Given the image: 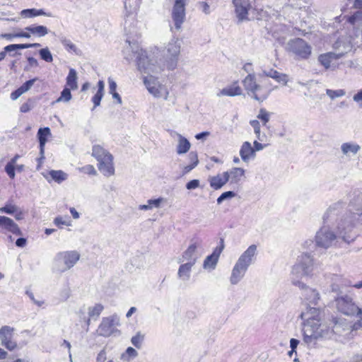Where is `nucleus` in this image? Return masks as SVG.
Wrapping results in <instances>:
<instances>
[{
	"label": "nucleus",
	"mask_w": 362,
	"mask_h": 362,
	"mask_svg": "<svg viewBox=\"0 0 362 362\" xmlns=\"http://www.w3.org/2000/svg\"><path fill=\"white\" fill-rule=\"evenodd\" d=\"M340 202L344 203V206L339 214L340 221L337 227L344 241L350 243L354 241L358 235L355 230V225L359 217L362 216V189L352 192L347 208H345L346 202Z\"/></svg>",
	"instance_id": "1"
},
{
	"label": "nucleus",
	"mask_w": 362,
	"mask_h": 362,
	"mask_svg": "<svg viewBox=\"0 0 362 362\" xmlns=\"http://www.w3.org/2000/svg\"><path fill=\"white\" fill-rule=\"evenodd\" d=\"M344 206V203L337 202L327 209L323 215V225L315 235V243L318 247L328 248L336 244L338 238L342 235L337 227L340 221L339 214Z\"/></svg>",
	"instance_id": "2"
},
{
	"label": "nucleus",
	"mask_w": 362,
	"mask_h": 362,
	"mask_svg": "<svg viewBox=\"0 0 362 362\" xmlns=\"http://www.w3.org/2000/svg\"><path fill=\"white\" fill-rule=\"evenodd\" d=\"M320 313L319 308L308 305L300 314L304 324L303 342L309 348H315L318 341L328 339L331 334L329 328L320 323Z\"/></svg>",
	"instance_id": "3"
},
{
	"label": "nucleus",
	"mask_w": 362,
	"mask_h": 362,
	"mask_svg": "<svg viewBox=\"0 0 362 362\" xmlns=\"http://www.w3.org/2000/svg\"><path fill=\"white\" fill-rule=\"evenodd\" d=\"M136 57L138 70L144 74H147V76L144 77V83L148 92L156 98L163 97L165 100L168 99V90L158 81V78L153 76V74H158L162 68L153 63L148 59L145 50L141 49L136 52Z\"/></svg>",
	"instance_id": "4"
},
{
	"label": "nucleus",
	"mask_w": 362,
	"mask_h": 362,
	"mask_svg": "<svg viewBox=\"0 0 362 362\" xmlns=\"http://www.w3.org/2000/svg\"><path fill=\"white\" fill-rule=\"evenodd\" d=\"M257 245H251L239 257L235 262L230 276V282L232 285H236L244 278L249 267L256 260Z\"/></svg>",
	"instance_id": "5"
},
{
	"label": "nucleus",
	"mask_w": 362,
	"mask_h": 362,
	"mask_svg": "<svg viewBox=\"0 0 362 362\" xmlns=\"http://www.w3.org/2000/svg\"><path fill=\"white\" fill-rule=\"evenodd\" d=\"M77 251H65L57 254L54 259L53 270L62 273L72 268L79 260Z\"/></svg>",
	"instance_id": "6"
},
{
	"label": "nucleus",
	"mask_w": 362,
	"mask_h": 362,
	"mask_svg": "<svg viewBox=\"0 0 362 362\" xmlns=\"http://www.w3.org/2000/svg\"><path fill=\"white\" fill-rule=\"evenodd\" d=\"M243 83L248 95L259 102L266 100L272 90L262 85L257 83L254 74H249Z\"/></svg>",
	"instance_id": "7"
},
{
	"label": "nucleus",
	"mask_w": 362,
	"mask_h": 362,
	"mask_svg": "<svg viewBox=\"0 0 362 362\" xmlns=\"http://www.w3.org/2000/svg\"><path fill=\"white\" fill-rule=\"evenodd\" d=\"M286 50L296 59L306 60L312 54L311 45L300 37L290 40L286 45Z\"/></svg>",
	"instance_id": "8"
},
{
	"label": "nucleus",
	"mask_w": 362,
	"mask_h": 362,
	"mask_svg": "<svg viewBox=\"0 0 362 362\" xmlns=\"http://www.w3.org/2000/svg\"><path fill=\"white\" fill-rule=\"evenodd\" d=\"M314 269L313 257L307 254H302L298 256L296 263L292 268L291 274L296 279L310 275Z\"/></svg>",
	"instance_id": "9"
},
{
	"label": "nucleus",
	"mask_w": 362,
	"mask_h": 362,
	"mask_svg": "<svg viewBox=\"0 0 362 362\" xmlns=\"http://www.w3.org/2000/svg\"><path fill=\"white\" fill-rule=\"evenodd\" d=\"M181 42L178 38L172 39L166 47V67L169 70L176 68L180 53Z\"/></svg>",
	"instance_id": "10"
},
{
	"label": "nucleus",
	"mask_w": 362,
	"mask_h": 362,
	"mask_svg": "<svg viewBox=\"0 0 362 362\" xmlns=\"http://www.w3.org/2000/svg\"><path fill=\"white\" fill-rule=\"evenodd\" d=\"M336 308L340 313L346 315H354L358 307L354 303L353 299L347 296H343L335 298Z\"/></svg>",
	"instance_id": "11"
},
{
	"label": "nucleus",
	"mask_w": 362,
	"mask_h": 362,
	"mask_svg": "<svg viewBox=\"0 0 362 362\" xmlns=\"http://www.w3.org/2000/svg\"><path fill=\"white\" fill-rule=\"evenodd\" d=\"M187 0H175L172 9V19L174 23V28L180 30L185 19V5Z\"/></svg>",
	"instance_id": "12"
},
{
	"label": "nucleus",
	"mask_w": 362,
	"mask_h": 362,
	"mask_svg": "<svg viewBox=\"0 0 362 362\" xmlns=\"http://www.w3.org/2000/svg\"><path fill=\"white\" fill-rule=\"evenodd\" d=\"M119 325V319L116 315L107 317H103L98 329V334L103 337H109L116 329V327Z\"/></svg>",
	"instance_id": "13"
},
{
	"label": "nucleus",
	"mask_w": 362,
	"mask_h": 362,
	"mask_svg": "<svg viewBox=\"0 0 362 362\" xmlns=\"http://www.w3.org/2000/svg\"><path fill=\"white\" fill-rule=\"evenodd\" d=\"M238 23L250 21L249 11L252 8L250 0H233Z\"/></svg>",
	"instance_id": "14"
},
{
	"label": "nucleus",
	"mask_w": 362,
	"mask_h": 362,
	"mask_svg": "<svg viewBox=\"0 0 362 362\" xmlns=\"http://www.w3.org/2000/svg\"><path fill=\"white\" fill-rule=\"evenodd\" d=\"M292 282L294 285L298 286L300 288L303 289V296L308 305H317L320 300V295L319 292L314 288H308L305 284L299 280H295L293 277Z\"/></svg>",
	"instance_id": "15"
},
{
	"label": "nucleus",
	"mask_w": 362,
	"mask_h": 362,
	"mask_svg": "<svg viewBox=\"0 0 362 362\" xmlns=\"http://www.w3.org/2000/svg\"><path fill=\"white\" fill-rule=\"evenodd\" d=\"M351 325L345 319L333 318L332 320V329H329L331 334L328 338H330L333 334L349 337L351 334Z\"/></svg>",
	"instance_id": "16"
},
{
	"label": "nucleus",
	"mask_w": 362,
	"mask_h": 362,
	"mask_svg": "<svg viewBox=\"0 0 362 362\" xmlns=\"http://www.w3.org/2000/svg\"><path fill=\"white\" fill-rule=\"evenodd\" d=\"M14 328L4 325L0 328L1 344L8 350L13 351L17 347V343L12 340Z\"/></svg>",
	"instance_id": "17"
},
{
	"label": "nucleus",
	"mask_w": 362,
	"mask_h": 362,
	"mask_svg": "<svg viewBox=\"0 0 362 362\" xmlns=\"http://www.w3.org/2000/svg\"><path fill=\"white\" fill-rule=\"evenodd\" d=\"M224 249V239L221 238L220 245L217 246L212 254L208 255L203 263V268L206 270L212 271L216 268L219 256Z\"/></svg>",
	"instance_id": "18"
},
{
	"label": "nucleus",
	"mask_w": 362,
	"mask_h": 362,
	"mask_svg": "<svg viewBox=\"0 0 362 362\" xmlns=\"http://www.w3.org/2000/svg\"><path fill=\"white\" fill-rule=\"evenodd\" d=\"M51 134L50 129L49 127L40 128L38 129L37 136L40 146V157L38 161L40 163L45 159V146L47 141V136Z\"/></svg>",
	"instance_id": "19"
},
{
	"label": "nucleus",
	"mask_w": 362,
	"mask_h": 362,
	"mask_svg": "<svg viewBox=\"0 0 362 362\" xmlns=\"http://www.w3.org/2000/svg\"><path fill=\"white\" fill-rule=\"evenodd\" d=\"M0 228L16 235H21L22 231L11 218L0 216Z\"/></svg>",
	"instance_id": "20"
},
{
	"label": "nucleus",
	"mask_w": 362,
	"mask_h": 362,
	"mask_svg": "<svg viewBox=\"0 0 362 362\" xmlns=\"http://www.w3.org/2000/svg\"><path fill=\"white\" fill-rule=\"evenodd\" d=\"M245 170L242 168H231L230 172H228V182L238 187L240 182L245 179Z\"/></svg>",
	"instance_id": "21"
},
{
	"label": "nucleus",
	"mask_w": 362,
	"mask_h": 362,
	"mask_svg": "<svg viewBox=\"0 0 362 362\" xmlns=\"http://www.w3.org/2000/svg\"><path fill=\"white\" fill-rule=\"evenodd\" d=\"M98 170L105 176L110 177L115 173V168L113 166V156L112 155L107 156L106 158L98 161Z\"/></svg>",
	"instance_id": "22"
},
{
	"label": "nucleus",
	"mask_w": 362,
	"mask_h": 362,
	"mask_svg": "<svg viewBox=\"0 0 362 362\" xmlns=\"http://www.w3.org/2000/svg\"><path fill=\"white\" fill-rule=\"evenodd\" d=\"M240 156L245 163H248L250 160H253L255 158V149H253L249 141H245L241 146Z\"/></svg>",
	"instance_id": "23"
},
{
	"label": "nucleus",
	"mask_w": 362,
	"mask_h": 362,
	"mask_svg": "<svg viewBox=\"0 0 362 362\" xmlns=\"http://www.w3.org/2000/svg\"><path fill=\"white\" fill-rule=\"evenodd\" d=\"M42 174L48 182H51L52 180H54L58 184L62 183L68 177V175L61 170H51L48 171L47 173H42Z\"/></svg>",
	"instance_id": "24"
},
{
	"label": "nucleus",
	"mask_w": 362,
	"mask_h": 362,
	"mask_svg": "<svg viewBox=\"0 0 362 362\" xmlns=\"http://www.w3.org/2000/svg\"><path fill=\"white\" fill-rule=\"evenodd\" d=\"M262 76L272 78L276 82L286 86L288 81V76L286 74L280 73L276 70L270 69L269 70H264L262 74Z\"/></svg>",
	"instance_id": "25"
},
{
	"label": "nucleus",
	"mask_w": 362,
	"mask_h": 362,
	"mask_svg": "<svg viewBox=\"0 0 362 362\" xmlns=\"http://www.w3.org/2000/svg\"><path fill=\"white\" fill-rule=\"evenodd\" d=\"M194 265V260L181 264L178 269L177 276L183 281H187L190 279L192 268Z\"/></svg>",
	"instance_id": "26"
},
{
	"label": "nucleus",
	"mask_w": 362,
	"mask_h": 362,
	"mask_svg": "<svg viewBox=\"0 0 362 362\" xmlns=\"http://www.w3.org/2000/svg\"><path fill=\"white\" fill-rule=\"evenodd\" d=\"M197 243L191 244L187 249L182 253V257L179 258L178 262L181 263L185 261L191 262L194 260V264L197 262V257L195 256V252L197 249Z\"/></svg>",
	"instance_id": "27"
},
{
	"label": "nucleus",
	"mask_w": 362,
	"mask_h": 362,
	"mask_svg": "<svg viewBox=\"0 0 362 362\" xmlns=\"http://www.w3.org/2000/svg\"><path fill=\"white\" fill-rule=\"evenodd\" d=\"M361 150V146L353 142L343 143L341 146V151L346 156H355Z\"/></svg>",
	"instance_id": "28"
},
{
	"label": "nucleus",
	"mask_w": 362,
	"mask_h": 362,
	"mask_svg": "<svg viewBox=\"0 0 362 362\" xmlns=\"http://www.w3.org/2000/svg\"><path fill=\"white\" fill-rule=\"evenodd\" d=\"M26 31L30 33L33 35H35L39 37H42L48 34L49 30L45 25H32L25 28Z\"/></svg>",
	"instance_id": "29"
},
{
	"label": "nucleus",
	"mask_w": 362,
	"mask_h": 362,
	"mask_svg": "<svg viewBox=\"0 0 362 362\" xmlns=\"http://www.w3.org/2000/svg\"><path fill=\"white\" fill-rule=\"evenodd\" d=\"M177 136L179 139L176 148L177 153L180 155L186 153L190 148V142L180 134H177Z\"/></svg>",
	"instance_id": "30"
},
{
	"label": "nucleus",
	"mask_w": 362,
	"mask_h": 362,
	"mask_svg": "<svg viewBox=\"0 0 362 362\" xmlns=\"http://www.w3.org/2000/svg\"><path fill=\"white\" fill-rule=\"evenodd\" d=\"M77 73L74 69H70L66 79V86L73 90L78 88Z\"/></svg>",
	"instance_id": "31"
},
{
	"label": "nucleus",
	"mask_w": 362,
	"mask_h": 362,
	"mask_svg": "<svg viewBox=\"0 0 362 362\" xmlns=\"http://www.w3.org/2000/svg\"><path fill=\"white\" fill-rule=\"evenodd\" d=\"M21 15L23 18H33L38 16H52L51 13H47L44 11L43 9H36V8H27L23 9L21 12Z\"/></svg>",
	"instance_id": "32"
},
{
	"label": "nucleus",
	"mask_w": 362,
	"mask_h": 362,
	"mask_svg": "<svg viewBox=\"0 0 362 362\" xmlns=\"http://www.w3.org/2000/svg\"><path fill=\"white\" fill-rule=\"evenodd\" d=\"M110 155L111 154L100 145H95L93 146L92 156L95 158L98 161L104 160Z\"/></svg>",
	"instance_id": "33"
},
{
	"label": "nucleus",
	"mask_w": 362,
	"mask_h": 362,
	"mask_svg": "<svg viewBox=\"0 0 362 362\" xmlns=\"http://www.w3.org/2000/svg\"><path fill=\"white\" fill-rule=\"evenodd\" d=\"M250 124L253 128L254 133L256 138L259 141H264L267 140V136L264 133H262L260 130V122L257 119L250 120Z\"/></svg>",
	"instance_id": "34"
},
{
	"label": "nucleus",
	"mask_w": 362,
	"mask_h": 362,
	"mask_svg": "<svg viewBox=\"0 0 362 362\" xmlns=\"http://www.w3.org/2000/svg\"><path fill=\"white\" fill-rule=\"evenodd\" d=\"M272 115V112H268L264 108H261L257 115V119L264 127L269 128L267 123L269 122Z\"/></svg>",
	"instance_id": "35"
},
{
	"label": "nucleus",
	"mask_w": 362,
	"mask_h": 362,
	"mask_svg": "<svg viewBox=\"0 0 362 362\" xmlns=\"http://www.w3.org/2000/svg\"><path fill=\"white\" fill-rule=\"evenodd\" d=\"M27 48H28V44H11L6 46L4 47V49L6 51H8V54L10 56L15 57L17 54L21 55V54L19 52H15L14 54H11V51H16L18 49H23Z\"/></svg>",
	"instance_id": "36"
},
{
	"label": "nucleus",
	"mask_w": 362,
	"mask_h": 362,
	"mask_svg": "<svg viewBox=\"0 0 362 362\" xmlns=\"http://www.w3.org/2000/svg\"><path fill=\"white\" fill-rule=\"evenodd\" d=\"M104 307L102 304L97 303L94 306L88 308V315L90 317L96 320L99 317Z\"/></svg>",
	"instance_id": "37"
},
{
	"label": "nucleus",
	"mask_w": 362,
	"mask_h": 362,
	"mask_svg": "<svg viewBox=\"0 0 362 362\" xmlns=\"http://www.w3.org/2000/svg\"><path fill=\"white\" fill-rule=\"evenodd\" d=\"M61 43L64 45L67 51H72L76 54L79 55L81 53V50L78 49L76 46L71 42L70 40H68L65 37L60 38Z\"/></svg>",
	"instance_id": "38"
},
{
	"label": "nucleus",
	"mask_w": 362,
	"mask_h": 362,
	"mask_svg": "<svg viewBox=\"0 0 362 362\" xmlns=\"http://www.w3.org/2000/svg\"><path fill=\"white\" fill-rule=\"evenodd\" d=\"M223 175L225 177V181L219 176L213 177L210 179V185L212 188L218 189L225 184L226 181V172L223 173Z\"/></svg>",
	"instance_id": "39"
},
{
	"label": "nucleus",
	"mask_w": 362,
	"mask_h": 362,
	"mask_svg": "<svg viewBox=\"0 0 362 362\" xmlns=\"http://www.w3.org/2000/svg\"><path fill=\"white\" fill-rule=\"evenodd\" d=\"M242 93V88L240 87L238 82H234L229 87H228V96L240 95Z\"/></svg>",
	"instance_id": "40"
},
{
	"label": "nucleus",
	"mask_w": 362,
	"mask_h": 362,
	"mask_svg": "<svg viewBox=\"0 0 362 362\" xmlns=\"http://www.w3.org/2000/svg\"><path fill=\"white\" fill-rule=\"evenodd\" d=\"M71 90V89L68 88L67 87H64L63 90L61 92L60 96L57 99L56 102H69L72 98Z\"/></svg>",
	"instance_id": "41"
},
{
	"label": "nucleus",
	"mask_w": 362,
	"mask_h": 362,
	"mask_svg": "<svg viewBox=\"0 0 362 362\" xmlns=\"http://www.w3.org/2000/svg\"><path fill=\"white\" fill-rule=\"evenodd\" d=\"M38 52L41 59L45 62H52L53 61L52 54L48 47L40 49Z\"/></svg>",
	"instance_id": "42"
},
{
	"label": "nucleus",
	"mask_w": 362,
	"mask_h": 362,
	"mask_svg": "<svg viewBox=\"0 0 362 362\" xmlns=\"http://www.w3.org/2000/svg\"><path fill=\"white\" fill-rule=\"evenodd\" d=\"M138 356V352L132 347H128L125 353L122 354V359L129 361L131 358H134Z\"/></svg>",
	"instance_id": "43"
},
{
	"label": "nucleus",
	"mask_w": 362,
	"mask_h": 362,
	"mask_svg": "<svg viewBox=\"0 0 362 362\" xmlns=\"http://www.w3.org/2000/svg\"><path fill=\"white\" fill-rule=\"evenodd\" d=\"M326 94L332 99L334 100L337 98L345 95L346 91L344 89L332 90L327 89Z\"/></svg>",
	"instance_id": "44"
},
{
	"label": "nucleus",
	"mask_w": 362,
	"mask_h": 362,
	"mask_svg": "<svg viewBox=\"0 0 362 362\" xmlns=\"http://www.w3.org/2000/svg\"><path fill=\"white\" fill-rule=\"evenodd\" d=\"M144 339V336L138 332L135 336L132 337L131 342L136 348L141 349Z\"/></svg>",
	"instance_id": "45"
},
{
	"label": "nucleus",
	"mask_w": 362,
	"mask_h": 362,
	"mask_svg": "<svg viewBox=\"0 0 362 362\" xmlns=\"http://www.w3.org/2000/svg\"><path fill=\"white\" fill-rule=\"evenodd\" d=\"M318 61L326 69L331 67L332 60L327 53L320 54L318 57Z\"/></svg>",
	"instance_id": "46"
},
{
	"label": "nucleus",
	"mask_w": 362,
	"mask_h": 362,
	"mask_svg": "<svg viewBox=\"0 0 362 362\" xmlns=\"http://www.w3.org/2000/svg\"><path fill=\"white\" fill-rule=\"evenodd\" d=\"M17 209L18 208L16 206L11 204H6L4 206L0 208V212L11 215L16 213Z\"/></svg>",
	"instance_id": "47"
},
{
	"label": "nucleus",
	"mask_w": 362,
	"mask_h": 362,
	"mask_svg": "<svg viewBox=\"0 0 362 362\" xmlns=\"http://www.w3.org/2000/svg\"><path fill=\"white\" fill-rule=\"evenodd\" d=\"M38 78L35 77L32 79H30L25 83H23L20 87L23 89V92L25 93L28 91L31 87L34 85L35 82L38 81Z\"/></svg>",
	"instance_id": "48"
},
{
	"label": "nucleus",
	"mask_w": 362,
	"mask_h": 362,
	"mask_svg": "<svg viewBox=\"0 0 362 362\" xmlns=\"http://www.w3.org/2000/svg\"><path fill=\"white\" fill-rule=\"evenodd\" d=\"M71 296V289L69 287H66L59 293V298L62 301H66Z\"/></svg>",
	"instance_id": "49"
},
{
	"label": "nucleus",
	"mask_w": 362,
	"mask_h": 362,
	"mask_svg": "<svg viewBox=\"0 0 362 362\" xmlns=\"http://www.w3.org/2000/svg\"><path fill=\"white\" fill-rule=\"evenodd\" d=\"M15 170L16 166L9 163H7L5 166V172L11 179H14L16 176Z\"/></svg>",
	"instance_id": "50"
},
{
	"label": "nucleus",
	"mask_w": 362,
	"mask_h": 362,
	"mask_svg": "<svg viewBox=\"0 0 362 362\" xmlns=\"http://www.w3.org/2000/svg\"><path fill=\"white\" fill-rule=\"evenodd\" d=\"M359 21H362V11H356L349 18V22L351 24H354Z\"/></svg>",
	"instance_id": "51"
},
{
	"label": "nucleus",
	"mask_w": 362,
	"mask_h": 362,
	"mask_svg": "<svg viewBox=\"0 0 362 362\" xmlns=\"http://www.w3.org/2000/svg\"><path fill=\"white\" fill-rule=\"evenodd\" d=\"M164 199L163 197H159L154 199H148L147 201V203L149 204L150 206H151V209L155 208H159L160 206V204L164 202Z\"/></svg>",
	"instance_id": "52"
},
{
	"label": "nucleus",
	"mask_w": 362,
	"mask_h": 362,
	"mask_svg": "<svg viewBox=\"0 0 362 362\" xmlns=\"http://www.w3.org/2000/svg\"><path fill=\"white\" fill-rule=\"evenodd\" d=\"M81 170L88 175H95L97 173L95 169L91 165H86L83 166V168H81Z\"/></svg>",
	"instance_id": "53"
},
{
	"label": "nucleus",
	"mask_w": 362,
	"mask_h": 362,
	"mask_svg": "<svg viewBox=\"0 0 362 362\" xmlns=\"http://www.w3.org/2000/svg\"><path fill=\"white\" fill-rule=\"evenodd\" d=\"M199 187V180L196 179L190 180L186 184V188L189 190L197 189Z\"/></svg>",
	"instance_id": "54"
},
{
	"label": "nucleus",
	"mask_w": 362,
	"mask_h": 362,
	"mask_svg": "<svg viewBox=\"0 0 362 362\" xmlns=\"http://www.w3.org/2000/svg\"><path fill=\"white\" fill-rule=\"evenodd\" d=\"M327 55L329 56V58L332 60V62L334 60H337L344 56V52H327Z\"/></svg>",
	"instance_id": "55"
},
{
	"label": "nucleus",
	"mask_w": 362,
	"mask_h": 362,
	"mask_svg": "<svg viewBox=\"0 0 362 362\" xmlns=\"http://www.w3.org/2000/svg\"><path fill=\"white\" fill-rule=\"evenodd\" d=\"M103 97V93H96L93 97L92 98V101L94 104V107L99 106L100 104V101Z\"/></svg>",
	"instance_id": "56"
},
{
	"label": "nucleus",
	"mask_w": 362,
	"mask_h": 362,
	"mask_svg": "<svg viewBox=\"0 0 362 362\" xmlns=\"http://www.w3.org/2000/svg\"><path fill=\"white\" fill-rule=\"evenodd\" d=\"M188 156H189V159L190 160L191 163L193 164L194 166H197L199 163L198 156H197V152L191 151L189 153Z\"/></svg>",
	"instance_id": "57"
},
{
	"label": "nucleus",
	"mask_w": 362,
	"mask_h": 362,
	"mask_svg": "<svg viewBox=\"0 0 362 362\" xmlns=\"http://www.w3.org/2000/svg\"><path fill=\"white\" fill-rule=\"evenodd\" d=\"M353 100L358 104L359 106H362V89L359 90L354 96Z\"/></svg>",
	"instance_id": "58"
},
{
	"label": "nucleus",
	"mask_w": 362,
	"mask_h": 362,
	"mask_svg": "<svg viewBox=\"0 0 362 362\" xmlns=\"http://www.w3.org/2000/svg\"><path fill=\"white\" fill-rule=\"evenodd\" d=\"M23 93H24V92H23V89H21V88L19 87L18 88H17L16 90L13 91L11 93V98L13 100H16Z\"/></svg>",
	"instance_id": "59"
},
{
	"label": "nucleus",
	"mask_w": 362,
	"mask_h": 362,
	"mask_svg": "<svg viewBox=\"0 0 362 362\" xmlns=\"http://www.w3.org/2000/svg\"><path fill=\"white\" fill-rule=\"evenodd\" d=\"M108 83H109V93H113L116 91L117 83L116 82L110 77L108 78Z\"/></svg>",
	"instance_id": "60"
},
{
	"label": "nucleus",
	"mask_w": 362,
	"mask_h": 362,
	"mask_svg": "<svg viewBox=\"0 0 362 362\" xmlns=\"http://www.w3.org/2000/svg\"><path fill=\"white\" fill-rule=\"evenodd\" d=\"M54 223L57 226H59L60 225H66V226L71 225L69 223H66V221H63V219L61 216L56 217L54 219Z\"/></svg>",
	"instance_id": "61"
},
{
	"label": "nucleus",
	"mask_w": 362,
	"mask_h": 362,
	"mask_svg": "<svg viewBox=\"0 0 362 362\" xmlns=\"http://www.w3.org/2000/svg\"><path fill=\"white\" fill-rule=\"evenodd\" d=\"M27 60L30 67H37L39 65L37 60L33 57H28Z\"/></svg>",
	"instance_id": "62"
},
{
	"label": "nucleus",
	"mask_w": 362,
	"mask_h": 362,
	"mask_svg": "<svg viewBox=\"0 0 362 362\" xmlns=\"http://www.w3.org/2000/svg\"><path fill=\"white\" fill-rule=\"evenodd\" d=\"M27 243V240L24 238H19L16 241V245L18 247H23Z\"/></svg>",
	"instance_id": "63"
},
{
	"label": "nucleus",
	"mask_w": 362,
	"mask_h": 362,
	"mask_svg": "<svg viewBox=\"0 0 362 362\" xmlns=\"http://www.w3.org/2000/svg\"><path fill=\"white\" fill-rule=\"evenodd\" d=\"M30 110H31V105L28 103H25L22 104L20 107V111L23 113L28 112Z\"/></svg>",
	"instance_id": "64"
}]
</instances>
